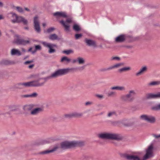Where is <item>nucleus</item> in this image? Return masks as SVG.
Wrapping results in <instances>:
<instances>
[{
  "label": "nucleus",
  "mask_w": 160,
  "mask_h": 160,
  "mask_svg": "<svg viewBox=\"0 0 160 160\" xmlns=\"http://www.w3.org/2000/svg\"><path fill=\"white\" fill-rule=\"evenodd\" d=\"M83 144V142L80 141H65L63 142L60 143V148L62 149H66L77 147L81 146ZM59 148V147L57 145L55 146L51 150H46L40 152L39 153L41 154H47L56 151Z\"/></svg>",
  "instance_id": "obj_1"
},
{
  "label": "nucleus",
  "mask_w": 160,
  "mask_h": 160,
  "mask_svg": "<svg viewBox=\"0 0 160 160\" xmlns=\"http://www.w3.org/2000/svg\"><path fill=\"white\" fill-rule=\"evenodd\" d=\"M153 144H151L146 149V153L142 158V153L139 152H136L135 154L126 155L124 157L126 160H146L153 156Z\"/></svg>",
  "instance_id": "obj_2"
},
{
  "label": "nucleus",
  "mask_w": 160,
  "mask_h": 160,
  "mask_svg": "<svg viewBox=\"0 0 160 160\" xmlns=\"http://www.w3.org/2000/svg\"><path fill=\"white\" fill-rule=\"evenodd\" d=\"M99 138L103 139H112L119 140L122 139L121 136L119 134L110 133H101L98 135Z\"/></svg>",
  "instance_id": "obj_3"
},
{
  "label": "nucleus",
  "mask_w": 160,
  "mask_h": 160,
  "mask_svg": "<svg viewBox=\"0 0 160 160\" xmlns=\"http://www.w3.org/2000/svg\"><path fill=\"white\" fill-rule=\"evenodd\" d=\"M8 15L12 18L11 21L13 23L22 22L24 25L28 23L27 20L22 17L18 16L16 14L12 12L9 13Z\"/></svg>",
  "instance_id": "obj_4"
},
{
  "label": "nucleus",
  "mask_w": 160,
  "mask_h": 160,
  "mask_svg": "<svg viewBox=\"0 0 160 160\" xmlns=\"http://www.w3.org/2000/svg\"><path fill=\"white\" fill-rule=\"evenodd\" d=\"M136 94L134 90H131L129 91L128 93L123 96L122 97V99L124 101L131 102L134 99V96Z\"/></svg>",
  "instance_id": "obj_5"
},
{
  "label": "nucleus",
  "mask_w": 160,
  "mask_h": 160,
  "mask_svg": "<svg viewBox=\"0 0 160 160\" xmlns=\"http://www.w3.org/2000/svg\"><path fill=\"white\" fill-rule=\"evenodd\" d=\"M69 70L68 68L58 69L50 75L51 77L52 78H54L65 74L68 72Z\"/></svg>",
  "instance_id": "obj_6"
},
{
  "label": "nucleus",
  "mask_w": 160,
  "mask_h": 160,
  "mask_svg": "<svg viewBox=\"0 0 160 160\" xmlns=\"http://www.w3.org/2000/svg\"><path fill=\"white\" fill-rule=\"evenodd\" d=\"M41 78H38L36 80H33L31 82H25L24 85L26 87H39L43 86L45 84V82H39Z\"/></svg>",
  "instance_id": "obj_7"
},
{
  "label": "nucleus",
  "mask_w": 160,
  "mask_h": 160,
  "mask_svg": "<svg viewBox=\"0 0 160 160\" xmlns=\"http://www.w3.org/2000/svg\"><path fill=\"white\" fill-rule=\"evenodd\" d=\"M140 118L142 120L146 121L151 123H154L156 121L155 117L152 115H142L140 116Z\"/></svg>",
  "instance_id": "obj_8"
},
{
  "label": "nucleus",
  "mask_w": 160,
  "mask_h": 160,
  "mask_svg": "<svg viewBox=\"0 0 160 160\" xmlns=\"http://www.w3.org/2000/svg\"><path fill=\"white\" fill-rule=\"evenodd\" d=\"M15 36L16 38L14 39L13 42L17 44L25 45L29 43L32 40V39L30 38L27 40L20 39L18 35H16Z\"/></svg>",
  "instance_id": "obj_9"
},
{
  "label": "nucleus",
  "mask_w": 160,
  "mask_h": 160,
  "mask_svg": "<svg viewBox=\"0 0 160 160\" xmlns=\"http://www.w3.org/2000/svg\"><path fill=\"white\" fill-rule=\"evenodd\" d=\"M72 19L71 18H68L67 19L65 22L63 20L59 21V22L61 23L65 28V30L67 32L69 31L70 26L69 24L72 22Z\"/></svg>",
  "instance_id": "obj_10"
},
{
  "label": "nucleus",
  "mask_w": 160,
  "mask_h": 160,
  "mask_svg": "<svg viewBox=\"0 0 160 160\" xmlns=\"http://www.w3.org/2000/svg\"><path fill=\"white\" fill-rule=\"evenodd\" d=\"M42 43L45 47L49 48V50L48 51V52L49 53H51L55 52V50L53 49V48L56 47L57 46L56 45L44 42H42Z\"/></svg>",
  "instance_id": "obj_11"
},
{
  "label": "nucleus",
  "mask_w": 160,
  "mask_h": 160,
  "mask_svg": "<svg viewBox=\"0 0 160 160\" xmlns=\"http://www.w3.org/2000/svg\"><path fill=\"white\" fill-rule=\"evenodd\" d=\"M34 24L35 31L38 32H40L41 31V29L38 20V18L37 16H35L34 18Z\"/></svg>",
  "instance_id": "obj_12"
},
{
  "label": "nucleus",
  "mask_w": 160,
  "mask_h": 160,
  "mask_svg": "<svg viewBox=\"0 0 160 160\" xmlns=\"http://www.w3.org/2000/svg\"><path fill=\"white\" fill-rule=\"evenodd\" d=\"M146 97L148 98H160V92L148 93Z\"/></svg>",
  "instance_id": "obj_13"
},
{
  "label": "nucleus",
  "mask_w": 160,
  "mask_h": 160,
  "mask_svg": "<svg viewBox=\"0 0 160 160\" xmlns=\"http://www.w3.org/2000/svg\"><path fill=\"white\" fill-rule=\"evenodd\" d=\"M53 15L57 18H59L60 17L66 18L67 17L66 13L62 12H55L53 13Z\"/></svg>",
  "instance_id": "obj_14"
},
{
  "label": "nucleus",
  "mask_w": 160,
  "mask_h": 160,
  "mask_svg": "<svg viewBox=\"0 0 160 160\" xmlns=\"http://www.w3.org/2000/svg\"><path fill=\"white\" fill-rule=\"evenodd\" d=\"M147 67L146 66H143L136 73V75L137 76H139L145 72H146L147 70Z\"/></svg>",
  "instance_id": "obj_15"
},
{
  "label": "nucleus",
  "mask_w": 160,
  "mask_h": 160,
  "mask_svg": "<svg viewBox=\"0 0 160 160\" xmlns=\"http://www.w3.org/2000/svg\"><path fill=\"white\" fill-rule=\"evenodd\" d=\"M11 55H13L20 56L22 55L21 52L15 48L12 49L11 52Z\"/></svg>",
  "instance_id": "obj_16"
},
{
  "label": "nucleus",
  "mask_w": 160,
  "mask_h": 160,
  "mask_svg": "<svg viewBox=\"0 0 160 160\" xmlns=\"http://www.w3.org/2000/svg\"><path fill=\"white\" fill-rule=\"evenodd\" d=\"M85 42L89 46H92L94 47H96V44L95 42L90 39H85Z\"/></svg>",
  "instance_id": "obj_17"
},
{
  "label": "nucleus",
  "mask_w": 160,
  "mask_h": 160,
  "mask_svg": "<svg viewBox=\"0 0 160 160\" xmlns=\"http://www.w3.org/2000/svg\"><path fill=\"white\" fill-rule=\"evenodd\" d=\"M123 64L122 63H118L107 68L106 69V70H111L114 68H119Z\"/></svg>",
  "instance_id": "obj_18"
},
{
  "label": "nucleus",
  "mask_w": 160,
  "mask_h": 160,
  "mask_svg": "<svg viewBox=\"0 0 160 160\" xmlns=\"http://www.w3.org/2000/svg\"><path fill=\"white\" fill-rule=\"evenodd\" d=\"M25 84V82L18 83L17 84H15L14 86V88H22L24 87H26V86L24 85Z\"/></svg>",
  "instance_id": "obj_19"
},
{
  "label": "nucleus",
  "mask_w": 160,
  "mask_h": 160,
  "mask_svg": "<svg viewBox=\"0 0 160 160\" xmlns=\"http://www.w3.org/2000/svg\"><path fill=\"white\" fill-rule=\"evenodd\" d=\"M41 110L42 109L40 108H35L31 111V114L33 115H37L41 112Z\"/></svg>",
  "instance_id": "obj_20"
},
{
  "label": "nucleus",
  "mask_w": 160,
  "mask_h": 160,
  "mask_svg": "<svg viewBox=\"0 0 160 160\" xmlns=\"http://www.w3.org/2000/svg\"><path fill=\"white\" fill-rule=\"evenodd\" d=\"M125 38L124 35H120L117 37L116 38V41L117 42H121L123 41Z\"/></svg>",
  "instance_id": "obj_21"
},
{
  "label": "nucleus",
  "mask_w": 160,
  "mask_h": 160,
  "mask_svg": "<svg viewBox=\"0 0 160 160\" xmlns=\"http://www.w3.org/2000/svg\"><path fill=\"white\" fill-rule=\"evenodd\" d=\"M49 38L52 40L59 39L58 36L55 34H52L49 36Z\"/></svg>",
  "instance_id": "obj_22"
},
{
  "label": "nucleus",
  "mask_w": 160,
  "mask_h": 160,
  "mask_svg": "<svg viewBox=\"0 0 160 160\" xmlns=\"http://www.w3.org/2000/svg\"><path fill=\"white\" fill-rule=\"evenodd\" d=\"M160 84L159 81H154L148 83L147 85L148 86H157Z\"/></svg>",
  "instance_id": "obj_23"
},
{
  "label": "nucleus",
  "mask_w": 160,
  "mask_h": 160,
  "mask_svg": "<svg viewBox=\"0 0 160 160\" xmlns=\"http://www.w3.org/2000/svg\"><path fill=\"white\" fill-rule=\"evenodd\" d=\"M151 109L152 110L154 111L160 110V103L152 106Z\"/></svg>",
  "instance_id": "obj_24"
},
{
  "label": "nucleus",
  "mask_w": 160,
  "mask_h": 160,
  "mask_svg": "<svg viewBox=\"0 0 160 160\" xmlns=\"http://www.w3.org/2000/svg\"><path fill=\"white\" fill-rule=\"evenodd\" d=\"M131 70V68L129 67H125L119 69L118 71L120 72H124L129 71Z\"/></svg>",
  "instance_id": "obj_25"
},
{
  "label": "nucleus",
  "mask_w": 160,
  "mask_h": 160,
  "mask_svg": "<svg viewBox=\"0 0 160 160\" xmlns=\"http://www.w3.org/2000/svg\"><path fill=\"white\" fill-rule=\"evenodd\" d=\"M72 113L73 117L78 118L81 117L82 115V113L73 112Z\"/></svg>",
  "instance_id": "obj_26"
},
{
  "label": "nucleus",
  "mask_w": 160,
  "mask_h": 160,
  "mask_svg": "<svg viewBox=\"0 0 160 160\" xmlns=\"http://www.w3.org/2000/svg\"><path fill=\"white\" fill-rule=\"evenodd\" d=\"M38 94L36 92L24 96L25 97L35 98L37 96Z\"/></svg>",
  "instance_id": "obj_27"
},
{
  "label": "nucleus",
  "mask_w": 160,
  "mask_h": 160,
  "mask_svg": "<svg viewBox=\"0 0 160 160\" xmlns=\"http://www.w3.org/2000/svg\"><path fill=\"white\" fill-rule=\"evenodd\" d=\"M71 61V59L70 58H68L66 57H63L62 58L61 60V62H63L65 61L67 62L68 63Z\"/></svg>",
  "instance_id": "obj_28"
},
{
  "label": "nucleus",
  "mask_w": 160,
  "mask_h": 160,
  "mask_svg": "<svg viewBox=\"0 0 160 160\" xmlns=\"http://www.w3.org/2000/svg\"><path fill=\"white\" fill-rule=\"evenodd\" d=\"M77 60L79 64H83L85 62L84 59L82 58L78 57L77 58Z\"/></svg>",
  "instance_id": "obj_29"
},
{
  "label": "nucleus",
  "mask_w": 160,
  "mask_h": 160,
  "mask_svg": "<svg viewBox=\"0 0 160 160\" xmlns=\"http://www.w3.org/2000/svg\"><path fill=\"white\" fill-rule=\"evenodd\" d=\"M116 113L114 111L109 112H108L107 116L109 117H111L113 116H116Z\"/></svg>",
  "instance_id": "obj_30"
},
{
  "label": "nucleus",
  "mask_w": 160,
  "mask_h": 160,
  "mask_svg": "<svg viewBox=\"0 0 160 160\" xmlns=\"http://www.w3.org/2000/svg\"><path fill=\"white\" fill-rule=\"evenodd\" d=\"M32 108V106L31 105H27L24 106L23 109L25 111L30 110Z\"/></svg>",
  "instance_id": "obj_31"
},
{
  "label": "nucleus",
  "mask_w": 160,
  "mask_h": 160,
  "mask_svg": "<svg viewBox=\"0 0 160 160\" xmlns=\"http://www.w3.org/2000/svg\"><path fill=\"white\" fill-rule=\"evenodd\" d=\"M116 95V93L112 91H109L107 93V95L109 97H112Z\"/></svg>",
  "instance_id": "obj_32"
},
{
  "label": "nucleus",
  "mask_w": 160,
  "mask_h": 160,
  "mask_svg": "<svg viewBox=\"0 0 160 160\" xmlns=\"http://www.w3.org/2000/svg\"><path fill=\"white\" fill-rule=\"evenodd\" d=\"M73 28L76 31H78L80 30V28L79 26L76 24H75L73 25Z\"/></svg>",
  "instance_id": "obj_33"
},
{
  "label": "nucleus",
  "mask_w": 160,
  "mask_h": 160,
  "mask_svg": "<svg viewBox=\"0 0 160 160\" xmlns=\"http://www.w3.org/2000/svg\"><path fill=\"white\" fill-rule=\"evenodd\" d=\"M16 10L19 12L20 13H23L24 12V10L23 8L19 7H15Z\"/></svg>",
  "instance_id": "obj_34"
},
{
  "label": "nucleus",
  "mask_w": 160,
  "mask_h": 160,
  "mask_svg": "<svg viewBox=\"0 0 160 160\" xmlns=\"http://www.w3.org/2000/svg\"><path fill=\"white\" fill-rule=\"evenodd\" d=\"M35 49L32 51V53L33 54L35 53L36 51L38 50H40L41 49V47L39 45H36L35 46Z\"/></svg>",
  "instance_id": "obj_35"
},
{
  "label": "nucleus",
  "mask_w": 160,
  "mask_h": 160,
  "mask_svg": "<svg viewBox=\"0 0 160 160\" xmlns=\"http://www.w3.org/2000/svg\"><path fill=\"white\" fill-rule=\"evenodd\" d=\"M62 52L63 53H66L67 54H69L70 53H72L73 51L72 50H68L63 51Z\"/></svg>",
  "instance_id": "obj_36"
},
{
  "label": "nucleus",
  "mask_w": 160,
  "mask_h": 160,
  "mask_svg": "<svg viewBox=\"0 0 160 160\" xmlns=\"http://www.w3.org/2000/svg\"><path fill=\"white\" fill-rule=\"evenodd\" d=\"M41 78V79L43 80L44 81L43 82H45L47 80H48L49 79H51L52 78L51 77L50 75L47 77L44 78Z\"/></svg>",
  "instance_id": "obj_37"
},
{
  "label": "nucleus",
  "mask_w": 160,
  "mask_h": 160,
  "mask_svg": "<svg viewBox=\"0 0 160 160\" xmlns=\"http://www.w3.org/2000/svg\"><path fill=\"white\" fill-rule=\"evenodd\" d=\"M126 90V88L124 86H118V90L120 91H124Z\"/></svg>",
  "instance_id": "obj_38"
},
{
  "label": "nucleus",
  "mask_w": 160,
  "mask_h": 160,
  "mask_svg": "<svg viewBox=\"0 0 160 160\" xmlns=\"http://www.w3.org/2000/svg\"><path fill=\"white\" fill-rule=\"evenodd\" d=\"M65 117L67 118H73V115L72 113L68 114H66L65 115Z\"/></svg>",
  "instance_id": "obj_39"
},
{
  "label": "nucleus",
  "mask_w": 160,
  "mask_h": 160,
  "mask_svg": "<svg viewBox=\"0 0 160 160\" xmlns=\"http://www.w3.org/2000/svg\"><path fill=\"white\" fill-rule=\"evenodd\" d=\"M49 141L47 140H42L40 142V144H44L47 143H49Z\"/></svg>",
  "instance_id": "obj_40"
},
{
  "label": "nucleus",
  "mask_w": 160,
  "mask_h": 160,
  "mask_svg": "<svg viewBox=\"0 0 160 160\" xmlns=\"http://www.w3.org/2000/svg\"><path fill=\"white\" fill-rule=\"evenodd\" d=\"M152 136L156 139L160 138V134H153Z\"/></svg>",
  "instance_id": "obj_41"
},
{
  "label": "nucleus",
  "mask_w": 160,
  "mask_h": 160,
  "mask_svg": "<svg viewBox=\"0 0 160 160\" xmlns=\"http://www.w3.org/2000/svg\"><path fill=\"white\" fill-rule=\"evenodd\" d=\"M54 30V28L53 27L50 28L48 29L47 30V32L48 33H50L53 31Z\"/></svg>",
  "instance_id": "obj_42"
},
{
  "label": "nucleus",
  "mask_w": 160,
  "mask_h": 160,
  "mask_svg": "<svg viewBox=\"0 0 160 160\" xmlns=\"http://www.w3.org/2000/svg\"><path fill=\"white\" fill-rule=\"evenodd\" d=\"M82 36L81 34H77L75 35V37L76 39H77L81 38Z\"/></svg>",
  "instance_id": "obj_43"
},
{
  "label": "nucleus",
  "mask_w": 160,
  "mask_h": 160,
  "mask_svg": "<svg viewBox=\"0 0 160 160\" xmlns=\"http://www.w3.org/2000/svg\"><path fill=\"white\" fill-rule=\"evenodd\" d=\"M118 86H115L114 87H112L110 88V89L111 90H118Z\"/></svg>",
  "instance_id": "obj_44"
},
{
  "label": "nucleus",
  "mask_w": 160,
  "mask_h": 160,
  "mask_svg": "<svg viewBox=\"0 0 160 160\" xmlns=\"http://www.w3.org/2000/svg\"><path fill=\"white\" fill-rule=\"evenodd\" d=\"M112 59L113 60H119L120 59L119 57H113L112 58Z\"/></svg>",
  "instance_id": "obj_45"
},
{
  "label": "nucleus",
  "mask_w": 160,
  "mask_h": 160,
  "mask_svg": "<svg viewBox=\"0 0 160 160\" xmlns=\"http://www.w3.org/2000/svg\"><path fill=\"white\" fill-rule=\"evenodd\" d=\"M33 62V60H31L30 61H27L24 62V63L25 64L30 63Z\"/></svg>",
  "instance_id": "obj_46"
},
{
  "label": "nucleus",
  "mask_w": 160,
  "mask_h": 160,
  "mask_svg": "<svg viewBox=\"0 0 160 160\" xmlns=\"http://www.w3.org/2000/svg\"><path fill=\"white\" fill-rule=\"evenodd\" d=\"M92 102H86L85 104L86 106L92 104Z\"/></svg>",
  "instance_id": "obj_47"
},
{
  "label": "nucleus",
  "mask_w": 160,
  "mask_h": 160,
  "mask_svg": "<svg viewBox=\"0 0 160 160\" xmlns=\"http://www.w3.org/2000/svg\"><path fill=\"white\" fill-rule=\"evenodd\" d=\"M96 96L99 98H102L103 97V96L102 95L97 94L96 95Z\"/></svg>",
  "instance_id": "obj_48"
},
{
  "label": "nucleus",
  "mask_w": 160,
  "mask_h": 160,
  "mask_svg": "<svg viewBox=\"0 0 160 160\" xmlns=\"http://www.w3.org/2000/svg\"><path fill=\"white\" fill-rule=\"evenodd\" d=\"M34 65L33 64L30 65L28 66V68H31L33 67Z\"/></svg>",
  "instance_id": "obj_49"
},
{
  "label": "nucleus",
  "mask_w": 160,
  "mask_h": 160,
  "mask_svg": "<svg viewBox=\"0 0 160 160\" xmlns=\"http://www.w3.org/2000/svg\"><path fill=\"white\" fill-rule=\"evenodd\" d=\"M78 62L77 59H74L72 61L73 63H75Z\"/></svg>",
  "instance_id": "obj_50"
},
{
  "label": "nucleus",
  "mask_w": 160,
  "mask_h": 160,
  "mask_svg": "<svg viewBox=\"0 0 160 160\" xmlns=\"http://www.w3.org/2000/svg\"><path fill=\"white\" fill-rule=\"evenodd\" d=\"M46 25V23H42V26L43 27H45Z\"/></svg>",
  "instance_id": "obj_51"
},
{
  "label": "nucleus",
  "mask_w": 160,
  "mask_h": 160,
  "mask_svg": "<svg viewBox=\"0 0 160 160\" xmlns=\"http://www.w3.org/2000/svg\"><path fill=\"white\" fill-rule=\"evenodd\" d=\"M32 48H30L28 50V51L29 52H32V51H32Z\"/></svg>",
  "instance_id": "obj_52"
},
{
  "label": "nucleus",
  "mask_w": 160,
  "mask_h": 160,
  "mask_svg": "<svg viewBox=\"0 0 160 160\" xmlns=\"http://www.w3.org/2000/svg\"><path fill=\"white\" fill-rule=\"evenodd\" d=\"M3 6V3L2 2H0V7H2Z\"/></svg>",
  "instance_id": "obj_53"
},
{
  "label": "nucleus",
  "mask_w": 160,
  "mask_h": 160,
  "mask_svg": "<svg viewBox=\"0 0 160 160\" xmlns=\"http://www.w3.org/2000/svg\"><path fill=\"white\" fill-rule=\"evenodd\" d=\"M25 10H26V11H30V10L29 9H28V8H25Z\"/></svg>",
  "instance_id": "obj_54"
},
{
  "label": "nucleus",
  "mask_w": 160,
  "mask_h": 160,
  "mask_svg": "<svg viewBox=\"0 0 160 160\" xmlns=\"http://www.w3.org/2000/svg\"><path fill=\"white\" fill-rule=\"evenodd\" d=\"M3 18L2 15H0V20H1Z\"/></svg>",
  "instance_id": "obj_55"
},
{
  "label": "nucleus",
  "mask_w": 160,
  "mask_h": 160,
  "mask_svg": "<svg viewBox=\"0 0 160 160\" xmlns=\"http://www.w3.org/2000/svg\"><path fill=\"white\" fill-rule=\"evenodd\" d=\"M84 68V66H82L80 68H81V69L82 70Z\"/></svg>",
  "instance_id": "obj_56"
},
{
  "label": "nucleus",
  "mask_w": 160,
  "mask_h": 160,
  "mask_svg": "<svg viewBox=\"0 0 160 160\" xmlns=\"http://www.w3.org/2000/svg\"><path fill=\"white\" fill-rule=\"evenodd\" d=\"M22 51H23V52H26L25 50L24 49L22 48Z\"/></svg>",
  "instance_id": "obj_57"
},
{
  "label": "nucleus",
  "mask_w": 160,
  "mask_h": 160,
  "mask_svg": "<svg viewBox=\"0 0 160 160\" xmlns=\"http://www.w3.org/2000/svg\"><path fill=\"white\" fill-rule=\"evenodd\" d=\"M120 122L119 121H117L115 122V123H116V124H117L118 123Z\"/></svg>",
  "instance_id": "obj_58"
},
{
  "label": "nucleus",
  "mask_w": 160,
  "mask_h": 160,
  "mask_svg": "<svg viewBox=\"0 0 160 160\" xmlns=\"http://www.w3.org/2000/svg\"><path fill=\"white\" fill-rule=\"evenodd\" d=\"M25 28V29H28V28Z\"/></svg>",
  "instance_id": "obj_59"
}]
</instances>
